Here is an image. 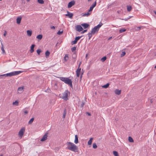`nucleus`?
Masks as SVG:
<instances>
[{
    "instance_id": "8",
    "label": "nucleus",
    "mask_w": 156,
    "mask_h": 156,
    "mask_svg": "<svg viewBox=\"0 0 156 156\" xmlns=\"http://www.w3.org/2000/svg\"><path fill=\"white\" fill-rule=\"evenodd\" d=\"M75 2L74 0L72 1L69 2L68 5V7L70 8L75 4Z\"/></svg>"
},
{
    "instance_id": "56",
    "label": "nucleus",
    "mask_w": 156,
    "mask_h": 156,
    "mask_svg": "<svg viewBox=\"0 0 156 156\" xmlns=\"http://www.w3.org/2000/svg\"><path fill=\"white\" fill-rule=\"evenodd\" d=\"M155 13V14L156 15V11L155 10L153 11Z\"/></svg>"
},
{
    "instance_id": "18",
    "label": "nucleus",
    "mask_w": 156,
    "mask_h": 156,
    "mask_svg": "<svg viewBox=\"0 0 156 156\" xmlns=\"http://www.w3.org/2000/svg\"><path fill=\"white\" fill-rule=\"evenodd\" d=\"M27 35L29 37L31 36L32 34V31L31 30H27Z\"/></svg>"
},
{
    "instance_id": "49",
    "label": "nucleus",
    "mask_w": 156,
    "mask_h": 156,
    "mask_svg": "<svg viewBox=\"0 0 156 156\" xmlns=\"http://www.w3.org/2000/svg\"><path fill=\"white\" fill-rule=\"evenodd\" d=\"M51 29H55V27L54 26H51Z\"/></svg>"
},
{
    "instance_id": "44",
    "label": "nucleus",
    "mask_w": 156,
    "mask_h": 156,
    "mask_svg": "<svg viewBox=\"0 0 156 156\" xmlns=\"http://www.w3.org/2000/svg\"><path fill=\"white\" fill-rule=\"evenodd\" d=\"M45 91L46 92H48V93H50V92L51 91V90H50V89H48H48H47V90H45Z\"/></svg>"
},
{
    "instance_id": "48",
    "label": "nucleus",
    "mask_w": 156,
    "mask_h": 156,
    "mask_svg": "<svg viewBox=\"0 0 156 156\" xmlns=\"http://www.w3.org/2000/svg\"><path fill=\"white\" fill-rule=\"evenodd\" d=\"M129 19H130V18H125L124 19H123L122 20H124L126 21H127V20Z\"/></svg>"
},
{
    "instance_id": "46",
    "label": "nucleus",
    "mask_w": 156,
    "mask_h": 156,
    "mask_svg": "<svg viewBox=\"0 0 156 156\" xmlns=\"http://www.w3.org/2000/svg\"><path fill=\"white\" fill-rule=\"evenodd\" d=\"M24 112L25 115H26L28 113V112L27 110H25L24 111Z\"/></svg>"
},
{
    "instance_id": "3",
    "label": "nucleus",
    "mask_w": 156,
    "mask_h": 156,
    "mask_svg": "<svg viewBox=\"0 0 156 156\" xmlns=\"http://www.w3.org/2000/svg\"><path fill=\"white\" fill-rule=\"evenodd\" d=\"M59 78L61 80L64 82L65 83L68 84L71 88H73L72 81L71 79L67 77H60Z\"/></svg>"
},
{
    "instance_id": "39",
    "label": "nucleus",
    "mask_w": 156,
    "mask_h": 156,
    "mask_svg": "<svg viewBox=\"0 0 156 156\" xmlns=\"http://www.w3.org/2000/svg\"><path fill=\"white\" fill-rule=\"evenodd\" d=\"M141 28V27H136L135 28V29L137 31H139L140 30Z\"/></svg>"
},
{
    "instance_id": "47",
    "label": "nucleus",
    "mask_w": 156,
    "mask_h": 156,
    "mask_svg": "<svg viewBox=\"0 0 156 156\" xmlns=\"http://www.w3.org/2000/svg\"><path fill=\"white\" fill-rule=\"evenodd\" d=\"M85 104V103L84 102H82L81 103V106L82 107H83V106H84V105Z\"/></svg>"
},
{
    "instance_id": "37",
    "label": "nucleus",
    "mask_w": 156,
    "mask_h": 156,
    "mask_svg": "<svg viewBox=\"0 0 156 156\" xmlns=\"http://www.w3.org/2000/svg\"><path fill=\"white\" fill-rule=\"evenodd\" d=\"M41 51L40 49H38L37 50V52L38 55H40Z\"/></svg>"
},
{
    "instance_id": "10",
    "label": "nucleus",
    "mask_w": 156,
    "mask_h": 156,
    "mask_svg": "<svg viewBox=\"0 0 156 156\" xmlns=\"http://www.w3.org/2000/svg\"><path fill=\"white\" fill-rule=\"evenodd\" d=\"M96 2L95 1L94 3H93L92 5L90 7V9L88 10L89 12H91L93 8L96 6Z\"/></svg>"
},
{
    "instance_id": "63",
    "label": "nucleus",
    "mask_w": 156,
    "mask_h": 156,
    "mask_svg": "<svg viewBox=\"0 0 156 156\" xmlns=\"http://www.w3.org/2000/svg\"><path fill=\"white\" fill-rule=\"evenodd\" d=\"M58 43H57V44H56V46L58 44Z\"/></svg>"
},
{
    "instance_id": "51",
    "label": "nucleus",
    "mask_w": 156,
    "mask_h": 156,
    "mask_svg": "<svg viewBox=\"0 0 156 156\" xmlns=\"http://www.w3.org/2000/svg\"><path fill=\"white\" fill-rule=\"evenodd\" d=\"M81 69L80 68V67H78V69L76 70H78L79 71H81Z\"/></svg>"
},
{
    "instance_id": "20",
    "label": "nucleus",
    "mask_w": 156,
    "mask_h": 156,
    "mask_svg": "<svg viewBox=\"0 0 156 156\" xmlns=\"http://www.w3.org/2000/svg\"><path fill=\"white\" fill-rule=\"evenodd\" d=\"M127 10L128 12H130L132 9V7L130 5H127Z\"/></svg>"
},
{
    "instance_id": "52",
    "label": "nucleus",
    "mask_w": 156,
    "mask_h": 156,
    "mask_svg": "<svg viewBox=\"0 0 156 156\" xmlns=\"http://www.w3.org/2000/svg\"><path fill=\"white\" fill-rule=\"evenodd\" d=\"M81 63H82V62H80V63H79V65H78V67H80V65H81Z\"/></svg>"
},
{
    "instance_id": "34",
    "label": "nucleus",
    "mask_w": 156,
    "mask_h": 156,
    "mask_svg": "<svg viewBox=\"0 0 156 156\" xmlns=\"http://www.w3.org/2000/svg\"><path fill=\"white\" fill-rule=\"evenodd\" d=\"M106 56H104L101 59V61L102 62H104L106 59Z\"/></svg>"
},
{
    "instance_id": "27",
    "label": "nucleus",
    "mask_w": 156,
    "mask_h": 156,
    "mask_svg": "<svg viewBox=\"0 0 156 156\" xmlns=\"http://www.w3.org/2000/svg\"><path fill=\"white\" fill-rule=\"evenodd\" d=\"M50 55V52L48 51H47L45 52V55L46 58L48 57Z\"/></svg>"
},
{
    "instance_id": "61",
    "label": "nucleus",
    "mask_w": 156,
    "mask_h": 156,
    "mask_svg": "<svg viewBox=\"0 0 156 156\" xmlns=\"http://www.w3.org/2000/svg\"><path fill=\"white\" fill-rule=\"evenodd\" d=\"M154 68H156V65L154 66Z\"/></svg>"
},
{
    "instance_id": "54",
    "label": "nucleus",
    "mask_w": 156,
    "mask_h": 156,
    "mask_svg": "<svg viewBox=\"0 0 156 156\" xmlns=\"http://www.w3.org/2000/svg\"><path fill=\"white\" fill-rule=\"evenodd\" d=\"M75 55V54H74L73 55V58H74L75 59V57H74Z\"/></svg>"
},
{
    "instance_id": "33",
    "label": "nucleus",
    "mask_w": 156,
    "mask_h": 156,
    "mask_svg": "<svg viewBox=\"0 0 156 156\" xmlns=\"http://www.w3.org/2000/svg\"><path fill=\"white\" fill-rule=\"evenodd\" d=\"M92 33H91V32L89 33L88 34L89 39L90 40L92 37Z\"/></svg>"
},
{
    "instance_id": "50",
    "label": "nucleus",
    "mask_w": 156,
    "mask_h": 156,
    "mask_svg": "<svg viewBox=\"0 0 156 156\" xmlns=\"http://www.w3.org/2000/svg\"><path fill=\"white\" fill-rule=\"evenodd\" d=\"M7 34V32L6 31H5L4 33L3 34L4 36H5Z\"/></svg>"
},
{
    "instance_id": "32",
    "label": "nucleus",
    "mask_w": 156,
    "mask_h": 156,
    "mask_svg": "<svg viewBox=\"0 0 156 156\" xmlns=\"http://www.w3.org/2000/svg\"><path fill=\"white\" fill-rule=\"evenodd\" d=\"M37 2L41 4H43L44 3V2L43 0H37Z\"/></svg>"
},
{
    "instance_id": "2",
    "label": "nucleus",
    "mask_w": 156,
    "mask_h": 156,
    "mask_svg": "<svg viewBox=\"0 0 156 156\" xmlns=\"http://www.w3.org/2000/svg\"><path fill=\"white\" fill-rule=\"evenodd\" d=\"M67 144L68 149L75 152L78 151L77 147L73 143L68 142L67 143Z\"/></svg>"
},
{
    "instance_id": "58",
    "label": "nucleus",
    "mask_w": 156,
    "mask_h": 156,
    "mask_svg": "<svg viewBox=\"0 0 156 156\" xmlns=\"http://www.w3.org/2000/svg\"><path fill=\"white\" fill-rule=\"evenodd\" d=\"M27 2H29L30 1V0H26Z\"/></svg>"
},
{
    "instance_id": "5",
    "label": "nucleus",
    "mask_w": 156,
    "mask_h": 156,
    "mask_svg": "<svg viewBox=\"0 0 156 156\" xmlns=\"http://www.w3.org/2000/svg\"><path fill=\"white\" fill-rule=\"evenodd\" d=\"M103 25V23L101 22H100L99 24L97 26L94 27L91 30V33H92L93 34H94L96 32L97 33L99 29V28Z\"/></svg>"
},
{
    "instance_id": "19",
    "label": "nucleus",
    "mask_w": 156,
    "mask_h": 156,
    "mask_svg": "<svg viewBox=\"0 0 156 156\" xmlns=\"http://www.w3.org/2000/svg\"><path fill=\"white\" fill-rule=\"evenodd\" d=\"M21 17H18L16 19V23L17 24H20V23L21 20Z\"/></svg>"
},
{
    "instance_id": "25",
    "label": "nucleus",
    "mask_w": 156,
    "mask_h": 156,
    "mask_svg": "<svg viewBox=\"0 0 156 156\" xmlns=\"http://www.w3.org/2000/svg\"><path fill=\"white\" fill-rule=\"evenodd\" d=\"M109 85V83H107L106 84L102 86V87L105 88H107Z\"/></svg>"
},
{
    "instance_id": "16",
    "label": "nucleus",
    "mask_w": 156,
    "mask_h": 156,
    "mask_svg": "<svg viewBox=\"0 0 156 156\" xmlns=\"http://www.w3.org/2000/svg\"><path fill=\"white\" fill-rule=\"evenodd\" d=\"M81 25L84 27V29L87 28L89 26V24L87 23H84L81 24Z\"/></svg>"
},
{
    "instance_id": "36",
    "label": "nucleus",
    "mask_w": 156,
    "mask_h": 156,
    "mask_svg": "<svg viewBox=\"0 0 156 156\" xmlns=\"http://www.w3.org/2000/svg\"><path fill=\"white\" fill-rule=\"evenodd\" d=\"M126 31V29H121L119 30V32L120 33H123Z\"/></svg>"
},
{
    "instance_id": "40",
    "label": "nucleus",
    "mask_w": 156,
    "mask_h": 156,
    "mask_svg": "<svg viewBox=\"0 0 156 156\" xmlns=\"http://www.w3.org/2000/svg\"><path fill=\"white\" fill-rule=\"evenodd\" d=\"M126 54V52L125 51H123L122 52V54L121 55V57H122L124 56Z\"/></svg>"
},
{
    "instance_id": "42",
    "label": "nucleus",
    "mask_w": 156,
    "mask_h": 156,
    "mask_svg": "<svg viewBox=\"0 0 156 156\" xmlns=\"http://www.w3.org/2000/svg\"><path fill=\"white\" fill-rule=\"evenodd\" d=\"M66 115V110H65L64 111V112L62 116V117L63 118H65V117Z\"/></svg>"
},
{
    "instance_id": "28",
    "label": "nucleus",
    "mask_w": 156,
    "mask_h": 156,
    "mask_svg": "<svg viewBox=\"0 0 156 156\" xmlns=\"http://www.w3.org/2000/svg\"><path fill=\"white\" fill-rule=\"evenodd\" d=\"M64 59L65 60V61H66L67 60H68V58H69V57H68V55L67 54L64 57Z\"/></svg>"
},
{
    "instance_id": "29",
    "label": "nucleus",
    "mask_w": 156,
    "mask_h": 156,
    "mask_svg": "<svg viewBox=\"0 0 156 156\" xmlns=\"http://www.w3.org/2000/svg\"><path fill=\"white\" fill-rule=\"evenodd\" d=\"M128 140L130 142H133L134 141L132 137H131L130 136H129V137Z\"/></svg>"
},
{
    "instance_id": "15",
    "label": "nucleus",
    "mask_w": 156,
    "mask_h": 156,
    "mask_svg": "<svg viewBox=\"0 0 156 156\" xmlns=\"http://www.w3.org/2000/svg\"><path fill=\"white\" fill-rule=\"evenodd\" d=\"M115 92L116 94L119 95L121 94V90L116 89L115 90Z\"/></svg>"
},
{
    "instance_id": "9",
    "label": "nucleus",
    "mask_w": 156,
    "mask_h": 156,
    "mask_svg": "<svg viewBox=\"0 0 156 156\" xmlns=\"http://www.w3.org/2000/svg\"><path fill=\"white\" fill-rule=\"evenodd\" d=\"M82 36L80 37L78 36L76 37H75V39L74 41H72L73 44H76L77 41L81 38Z\"/></svg>"
},
{
    "instance_id": "62",
    "label": "nucleus",
    "mask_w": 156,
    "mask_h": 156,
    "mask_svg": "<svg viewBox=\"0 0 156 156\" xmlns=\"http://www.w3.org/2000/svg\"><path fill=\"white\" fill-rule=\"evenodd\" d=\"M0 156H3V155L2 154H1V155H0Z\"/></svg>"
},
{
    "instance_id": "38",
    "label": "nucleus",
    "mask_w": 156,
    "mask_h": 156,
    "mask_svg": "<svg viewBox=\"0 0 156 156\" xmlns=\"http://www.w3.org/2000/svg\"><path fill=\"white\" fill-rule=\"evenodd\" d=\"M93 147L94 149H96L97 147V146L96 143H94L93 144Z\"/></svg>"
},
{
    "instance_id": "60",
    "label": "nucleus",
    "mask_w": 156,
    "mask_h": 156,
    "mask_svg": "<svg viewBox=\"0 0 156 156\" xmlns=\"http://www.w3.org/2000/svg\"><path fill=\"white\" fill-rule=\"evenodd\" d=\"M151 100V103H152V100Z\"/></svg>"
},
{
    "instance_id": "4",
    "label": "nucleus",
    "mask_w": 156,
    "mask_h": 156,
    "mask_svg": "<svg viewBox=\"0 0 156 156\" xmlns=\"http://www.w3.org/2000/svg\"><path fill=\"white\" fill-rule=\"evenodd\" d=\"M69 94L70 92L67 90H66L62 94H59V97L60 98L66 101L68 99V95Z\"/></svg>"
},
{
    "instance_id": "11",
    "label": "nucleus",
    "mask_w": 156,
    "mask_h": 156,
    "mask_svg": "<svg viewBox=\"0 0 156 156\" xmlns=\"http://www.w3.org/2000/svg\"><path fill=\"white\" fill-rule=\"evenodd\" d=\"M48 134L45 133L41 139V141H44L47 139Z\"/></svg>"
},
{
    "instance_id": "22",
    "label": "nucleus",
    "mask_w": 156,
    "mask_h": 156,
    "mask_svg": "<svg viewBox=\"0 0 156 156\" xmlns=\"http://www.w3.org/2000/svg\"><path fill=\"white\" fill-rule=\"evenodd\" d=\"M34 120V118H32L31 119H30V121L28 122L29 124H31L32 123V122H33Z\"/></svg>"
},
{
    "instance_id": "64",
    "label": "nucleus",
    "mask_w": 156,
    "mask_h": 156,
    "mask_svg": "<svg viewBox=\"0 0 156 156\" xmlns=\"http://www.w3.org/2000/svg\"><path fill=\"white\" fill-rule=\"evenodd\" d=\"M131 17H129V18H130Z\"/></svg>"
},
{
    "instance_id": "23",
    "label": "nucleus",
    "mask_w": 156,
    "mask_h": 156,
    "mask_svg": "<svg viewBox=\"0 0 156 156\" xmlns=\"http://www.w3.org/2000/svg\"><path fill=\"white\" fill-rule=\"evenodd\" d=\"M90 12L88 11L87 13H85L83 15V16H88L90 15V14L91 13H90Z\"/></svg>"
},
{
    "instance_id": "30",
    "label": "nucleus",
    "mask_w": 156,
    "mask_h": 156,
    "mask_svg": "<svg viewBox=\"0 0 156 156\" xmlns=\"http://www.w3.org/2000/svg\"><path fill=\"white\" fill-rule=\"evenodd\" d=\"M1 44H2V47L1 48V49L2 51V52H3V54H5V51L4 49L3 46L2 44V43Z\"/></svg>"
},
{
    "instance_id": "26",
    "label": "nucleus",
    "mask_w": 156,
    "mask_h": 156,
    "mask_svg": "<svg viewBox=\"0 0 156 156\" xmlns=\"http://www.w3.org/2000/svg\"><path fill=\"white\" fill-rule=\"evenodd\" d=\"M80 71H78V70H76V73L77 77H79V76L80 74Z\"/></svg>"
},
{
    "instance_id": "6",
    "label": "nucleus",
    "mask_w": 156,
    "mask_h": 156,
    "mask_svg": "<svg viewBox=\"0 0 156 156\" xmlns=\"http://www.w3.org/2000/svg\"><path fill=\"white\" fill-rule=\"evenodd\" d=\"M25 128L24 127H22L18 133V135L20 137H22L25 131Z\"/></svg>"
},
{
    "instance_id": "24",
    "label": "nucleus",
    "mask_w": 156,
    "mask_h": 156,
    "mask_svg": "<svg viewBox=\"0 0 156 156\" xmlns=\"http://www.w3.org/2000/svg\"><path fill=\"white\" fill-rule=\"evenodd\" d=\"M93 139V138H90L88 142V145H90L91 144Z\"/></svg>"
},
{
    "instance_id": "57",
    "label": "nucleus",
    "mask_w": 156,
    "mask_h": 156,
    "mask_svg": "<svg viewBox=\"0 0 156 156\" xmlns=\"http://www.w3.org/2000/svg\"><path fill=\"white\" fill-rule=\"evenodd\" d=\"M88 56V54H87L86 55V58L87 56Z\"/></svg>"
},
{
    "instance_id": "12",
    "label": "nucleus",
    "mask_w": 156,
    "mask_h": 156,
    "mask_svg": "<svg viewBox=\"0 0 156 156\" xmlns=\"http://www.w3.org/2000/svg\"><path fill=\"white\" fill-rule=\"evenodd\" d=\"M23 87H19L18 89V93L20 94L22 93L23 91Z\"/></svg>"
},
{
    "instance_id": "41",
    "label": "nucleus",
    "mask_w": 156,
    "mask_h": 156,
    "mask_svg": "<svg viewBox=\"0 0 156 156\" xmlns=\"http://www.w3.org/2000/svg\"><path fill=\"white\" fill-rule=\"evenodd\" d=\"M76 47H72V48H71V51L72 52H73L74 51H75L76 50Z\"/></svg>"
},
{
    "instance_id": "53",
    "label": "nucleus",
    "mask_w": 156,
    "mask_h": 156,
    "mask_svg": "<svg viewBox=\"0 0 156 156\" xmlns=\"http://www.w3.org/2000/svg\"><path fill=\"white\" fill-rule=\"evenodd\" d=\"M87 114L88 115H89V116L90 115V113L89 112H87Z\"/></svg>"
},
{
    "instance_id": "45",
    "label": "nucleus",
    "mask_w": 156,
    "mask_h": 156,
    "mask_svg": "<svg viewBox=\"0 0 156 156\" xmlns=\"http://www.w3.org/2000/svg\"><path fill=\"white\" fill-rule=\"evenodd\" d=\"M87 31V30H84L83 31L81 32V33L82 34H83L84 33L86 32Z\"/></svg>"
},
{
    "instance_id": "17",
    "label": "nucleus",
    "mask_w": 156,
    "mask_h": 156,
    "mask_svg": "<svg viewBox=\"0 0 156 156\" xmlns=\"http://www.w3.org/2000/svg\"><path fill=\"white\" fill-rule=\"evenodd\" d=\"M75 139L74 140V142L76 144H77L78 143V136L77 135H76L75 136Z\"/></svg>"
},
{
    "instance_id": "31",
    "label": "nucleus",
    "mask_w": 156,
    "mask_h": 156,
    "mask_svg": "<svg viewBox=\"0 0 156 156\" xmlns=\"http://www.w3.org/2000/svg\"><path fill=\"white\" fill-rule=\"evenodd\" d=\"M113 154L115 156H119L118 153L116 151H113Z\"/></svg>"
},
{
    "instance_id": "35",
    "label": "nucleus",
    "mask_w": 156,
    "mask_h": 156,
    "mask_svg": "<svg viewBox=\"0 0 156 156\" xmlns=\"http://www.w3.org/2000/svg\"><path fill=\"white\" fill-rule=\"evenodd\" d=\"M12 104L14 105L17 106L18 105V102L17 101H15L13 102Z\"/></svg>"
},
{
    "instance_id": "55",
    "label": "nucleus",
    "mask_w": 156,
    "mask_h": 156,
    "mask_svg": "<svg viewBox=\"0 0 156 156\" xmlns=\"http://www.w3.org/2000/svg\"><path fill=\"white\" fill-rule=\"evenodd\" d=\"M112 38V37H109L108 38V40H110V39H111Z\"/></svg>"
},
{
    "instance_id": "7",
    "label": "nucleus",
    "mask_w": 156,
    "mask_h": 156,
    "mask_svg": "<svg viewBox=\"0 0 156 156\" xmlns=\"http://www.w3.org/2000/svg\"><path fill=\"white\" fill-rule=\"evenodd\" d=\"M75 29L77 31L80 32L82 31L83 29L81 27V26L80 25H77L75 27Z\"/></svg>"
},
{
    "instance_id": "43",
    "label": "nucleus",
    "mask_w": 156,
    "mask_h": 156,
    "mask_svg": "<svg viewBox=\"0 0 156 156\" xmlns=\"http://www.w3.org/2000/svg\"><path fill=\"white\" fill-rule=\"evenodd\" d=\"M63 33V31H59L57 33V34L58 35H61Z\"/></svg>"
},
{
    "instance_id": "14",
    "label": "nucleus",
    "mask_w": 156,
    "mask_h": 156,
    "mask_svg": "<svg viewBox=\"0 0 156 156\" xmlns=\"http://www.w3.org/2000/svg\"><path fill=\"white\" fill-rule=\"evenodd\" d=\"M35 46V45L34 44H33L31 45V48L30 50V52L31 53H32L34 52V48Z\"/></svg>"
},
{
    "instance_id": "13",
    "label": "nucleus",
    "mask_w": 156,
    "mask_h": 156,
    "mask_svg": "<svg viewBox=\"0 0 156 156\" xmlns=\"http://www.w3.org/2000/svg\"><path fill=\"white\" fill-rule=\"evenodd\" d=\"M67 14H66V16H69V18H71L73 16V14L72 13L69 12L68 11H67Z\"/></svg>"
},
{
    "instance_id": "59",
    "label": "nucleus",
    "mask_w": 156,
    "mask_h": 156,
    "mask_svg": "<svg viewBox=\"0 0 156 156\" xmlns=\"http://www.w3.org/2000/svg\"><path fill=\"white\" fill-rule=\"evenodd\" d=\"M83 74V73H82V75H81V77H80V78H82V75Z\"/></svg>"
},
{
    "instance_id": "1",
    "label": "nucleus",
    "mask_w": 156,
    "mask_h": 156,
    "mask_svg": "<svg viewBox=\"0 0 156 156\" xmlns=\"http://www.w3.org/2000/svg\"><path fill=\"white\" fill-rule=\"evenodd\" d=\"M22 72L21 71H16L9 73L7 74H2L0 75V78H4L6 76H12L19 74L21 73Z\"/></svg>"
},
{
    "instance_id": "21",
    "label": "nucleus",
    "mask_w": 156,
    "mask_h": 156,
    "mask_svg": "<svg viewBox=\"0 0 156 156\" xmlns=\"http://www.w3.org/2000/svg\"><path fill=\"white\" fill-rule=\"evenodd\" d=\"M42 35L39 34L37 36L36 38L40 40L42 38Z\"/></svg>"
}]
</instances>
